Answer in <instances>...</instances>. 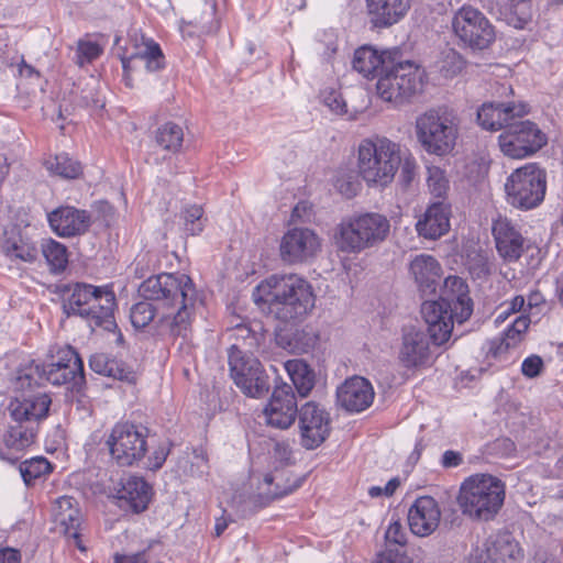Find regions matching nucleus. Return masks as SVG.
<instances>
[{"label": "nucleus", "mask_w": 563, "mask_h": 563, "mask_svg": "<svg viewBox=\"0 0 563 563\" xmlns=\"http://www.w3.org/2000/svg\"><path fill=\"white\" fill-rule=\"evenodd\" d=\"M139 292L145 300L174 309L161 318V327L170 336L181 339L180 346L191 343L197 291L188 275L163 273L151 276L140 285Z\"/></svg>", "instance_id": "f257e3e1"}, {"label": "nucleus", "mask_w": 563, "mask_h": 563, "mask_svg": "<svg viewBox=\"0 0 563 563\" xmlns=\"http://www.w3.org/2000/svg\"><path fill=\"white\" fill-rule=\"evenodd\" d=\"M51 397L45 393L12 396L3 411L4 429L0 434V460L16 463L36 439L40 423L47 418Z\"/></svg>", "instance_id": "f03ea898"}, {"label": "nucleus", "mask_w": 563, "mask_h": 563, "mask_svg": "<svg viewBox=\"0 0 563 563\" xmlns=\"http://www.w3.org/2000/svg\"><path fill=\"white\" fill-rule=\"evenodd\" d=\"M253 298L256 303H267L285 322L305 317L314 307L311 285L297 274L269 276L255 288Z\"/></svg>", "instance_id": "7ed1b4c3"}, {"label": "nucleus", "mask_w": 563, "mask_h": 563, "mask_svg": "<svg viewBox=\"0 0 563 563\" xmlns=\"http://www.w3.org/2000/svg\"><path fill=\"white\" fill-rule=\"evenodd\" d=\"M473 312V301L467 284L457 276L444 280V294L440 300L424 301L421 313L428 324L427 333L437 345L446 342L452 333L453 323H463Z\"/></svg>", "instance_id": "20e7f679"}, {"label": "nucleus", "mask_w": 563, "mask_h": 563, "mask_svg": "<svg viewBox=\"0 0 563 563\" xmlns=\"http://www.w3.org/2000/svg\"><path fill=\"white\" fill-rule=\"evenodd\" d=\"M62 307L68 317H80L96 331H114L117 298L112 285L93 286L85 283L68 285L63 294Z\"/></svg>", "instance_id": "39448f33"}, {"label": "nucleus", "mask_w": 563, "mask_h": 563, "mask_svg": "<svg viewBox=\"0 0 563 563\" xmlns=\"http://www.w3.org/2000/svg\"><path fill=\"white\" fill-rule=\"evenodd\" d=\"M400 163V145L386 136L365 137L357 145V174L369 188L388 187L394 181Z\"/></svg>", "instance_id": "423d86ee"}, {"label": "nucleus", "mask_w": 563, "mask_h": 563, "mask_svg": "<svg viewBox=\"0 0 563 563\" xmlns=\"http://www.w3.org/2000/svg\"><path fill=\"white\" fill-rule=\"evenodd\" d=\"M505 500V484L489 474H475L461 485L457 501L462 512L472 519L488 521Z\"/></svg>", "instance_id": "0eeeda50"}, {"label": "nucleus", "mask_w": 563, "mask_h": 563, "mask_svg": "<svg viewBox=\"0 0 563 563\" xmlns=\"http://www.w3.org/2000/svg\"><path fill=\"white\" fill-rule=\"evenodd\" d=\"M415 132L418 142L427 153L444 156L455 146L459 119L448 108L429 109L416 118Z\"/></svg>", "instance_id": "6e6552de"}, {"label": "nucleus", "mask_w": 563, "mask_h": 563, "mask_svg": "<svg viewBox=\"0 0 563 563\" xmlns=\"http://www.w3.org/2000/svg\"><path fill=\"white\" fill-rule=\"evenodd\" d=\"M548 174L538 163L516 168L506 179L505 194L509 206L521 211L538 208L545 198Z\"/></svg>", "instance_id": "1a4fd4ad"}, {"label": "nucleus", "mask_w": 563, "mask_h": 563, "mask_svg": "<svg viewBox=\"0 0 563 563\" xmlns=\"http://www.w3.org/2000/svg\"><path fill=\"white\" fill-rule=\"evenodd\" d=\"M424 71L413 62H391L379 75L376 91L380 99L400 104L421 91Z\"/></svg>", "instance_id": "9d476101"}, {"label": "nucleus", "mask_w": 563, "mask_h": 563, "mask_svg": "<svg viewBox=\"0 0 563 563\" xmlns=\"http://www.w3.org/2000/svg\"><path fill=\"white\" fill-rule=\"evenodd\" d=\"M230 376L241 391L252 398H262L269 391V377L261 362L236 344L228 351Z\"/></svg>", "instance_id": "9b49d317"}, {"label": "nucleus", "mask_w": 563, "mask_h": 563, "mask_svg": "<svg viewBox=\"0 0 563 563\" xmlns=\"http://www.w3.org/2000/svg\"><path fill=\"white\" fill-rule=\"evenodd\" d=\"M111 457L120 466H132L148 451L147 428L130 422L117 423L107 441Z\"/></svg>", "instance_id": "f8f14e48"}, {"label": "nucleus", "mask_w": 563, "mask_h": 563, "mask_svg": "<svg viewBox=\"0 0 563 563\" xmlns=\"http://www.w3.org/2000/svg\"><path fill=\"white\" fill-rule=\"evenodd\" d=\"M547 142V135L536 123L529 120H515L498 136L500 151L504 155L514 159H523L534 155Z\"/></svg>", "instance_id": "ddd939ff"}, {"label": "nucleus", "mask_w": 563, "mask_h": 563, "mask_svg": "<svg viewBox=\"0 0 563 563\" xmlns=\"http://www.w3.org/2000/svg\"><path fill=\"white\" fill-rule=\"evenodd\" d=\"M453 33L473 49H485L495 41V30L483 12L472 5L461 7L451 21Z\"/></svg>", "instance_id": "4468645a"}, {"label": "nucleus", "mask_w": 563, "mask_h": 563, "mask_svg": "<svg viewBox=\"0 0 563 563\" xmlns=\"http://www.w3.org/2000/svg\"><path fill=\"white\" fill-rule=\"evenodd\" d=\"M123 68V80L132 87V74L135 71L155 73L165 67V57L161 46L152 38L141 37L119 54Z\"/></svg>", "instance_id": "2eb2a0df"}, {"label": "nucleus", "mask_w": 563, "mask_h": 563, "mask_svg": "<svg viewBox=\"0 0 563 563\" xmlns=\"http://www.w3.org/2000/svg\"><path fill=\"white\" fill-rule=\"evenodd\" d=\"M297 417L300 444L306 450L319 448L330 434V413L317 402L307 401Z\"/></svg>", "instance_id": "dca6fc26"}, {"label": "nucleus", "mask_w": 563, "mask_h": 563, "mask_svg": "<svg viewBox=\"0 0 563 563\" xmlns=\"http://www.w3.org/2000/svg\"><path fill=\"white\" fill-rule=\"evenodd\" d=\"M431 340V336L423 329L404 328L398 349L399 364L408 371L427 367L432 358Z\"/></svg>", "instance_id": "f3484780"}, {"label": "nucleus", "mask_w": 563, "mask_h": 563, "mask_svg": "<svg viewBox=\"0 0 563 563\" xmlns=\"http://www.w3.org/2000/svg\"><path fill=\"white\" fill-rule=\"evenodd\" d=\"M52 518L55 529L69 538V541L81 552L86 547L81 539L82 514L78 501L70 496L57 498L52 507Z\"/></svg>", "instance_id": "a211bd4d"}, {"label": "nucleus", "mask_w": 563, "mask_h": 563, "mask_svg": "<svg viewBox=\"0 0 563 563\" xmlns=\"http://www.w3.org/2000/svg\"><path fill=\"white\" fill-rule=\"evenodd\" d=\"M267 424L277 429H288L299 413L292 387L286 383L276 386L264 408Z\"/></svg>", "instance_id": "6ab92c4d"}, {"label": "nucleus", "mask_w": 563, "mask_h": 563, "mask_svg": "<svg viewBox=\"0 0 563 563\" xmlns=\"http://www.w3.org/2000/svg\"><path fill=\"white\" fill-rule=\"evenodd\" d=\"M282 260L288 264L307 262L320 249L318 235L310 229L288 230L280 241Z\"/></svg>", "instance_id": "aec40b11"}, {"label": "nucleus", "mask_w": 563, "mask_h": 563, "mask_svg": "<svg viewBox=\"0 0 563 563\" xmlns=\"http://www.w3.org/2000/svg\"><path fill=\"white\" fill-rule=\"evenodd\" d=\"M528 112V104L522 102H486L477 111V122L485 130H506L515 120L523 118Z\"/></svg>", "instance_id": "412c9836"}, {"label": "nucleus", "mask_w": 563, "mask_h": 563, "mask_svg": "<svg viewBox=\"0 0 563 563\" xmlns=\"http://www.w3.org/2000/svg\"><path fill=\"white\" fill-rule=\"evenodd\" d=\"M407 519L409 529L415 536L429 537L440 525V506L433 497L420 496L410 506Z\"/></svg>", "instance_id": "4be33fe9"}, {"label": "nucleus", "mask_w": 563, "mask_h": 563, "mask_svg": "<svg viewBox=\"0 0 563 563\" xmlns=\"http://www.w3.org/2000/svg\"><path fill=\"white\" fill-rule=\"evenodd\" d=\"M47 218L52 230L62 238L82 235L92 224L90 212L70 206L53 210Z\"/></svg>", "instance_id": "5701e85b"}, {"label": "nucleus", "mask_w": 563, "mask_h": 563, "mask_svg": "<svg viewBox=\"0 0 563 563\" xmlns=\"http://www.w3.org/2000/svg\"><path fill=\"white\" fill-rule=\"evenodd\" d=\"M339 405L347 411L361 412L374 400L372 384L364 377L355 376L346 379L336 390Z\"/></svg>", "instance_id": "b1692460"}, {"label": "nucleus", "mask_w": 563, "mask_h": 563, "mask_svg": "<svg viewBox=\"0 0 563 563\" xmlns=\"http://www.w3.org/2000/svg\"><path fill=\"white\" fill-rule=\"evenodd\" d=\"M65 361L70 362L73 365L56 366L53 363L40 364V372L42 383L47 382L55 386L69 385L71 388H78L85 383L84 363L77 352L66 351Z\"/></svg>", "instance_id": "393cba45"}, {"label": "nucleus", "mask_w": 563, "mask_h": 563, "mask_svg": "<svg viewBox=\"0 0 563 563\" xmlns=\"http://www.w3.org/2000/svg\"><path fill=\"white\" fill-rule=\"evenodd\" d=\"M451 206L444 200L431 203L416 223L419 236L438 240L450 230Z\"/></svg>", "instance_id": "a878e982"}, {"label": "nucleus", "mask_w": 563, "mask_h": 563, "mask_svg": "<svg viewBox=\"0 0 563 563\" xmlns=\"http://www.w3.org/2000/svg\"><path fill=\"white\" fill-rule=\"evenodd\" d=\"M492 231L499 255L508 262L519 260L523 252L525 239L511 221L499 217L493 222Z\"/></svg>", "instance_id": "bb28decb"}, {"label": "nucleus", "mask_w": 563, "mask_h": 563, "mask_svg": "<svg viewBox=\"0 0 563 563\" xmlns=\"http://www.w3.org/2000/svg\"><path fill=\"white\" fill-rule=\"evenodd\" d=\"M357 214L346 217L335 227L333 241L339 252L357 255L368 249Z\"/></svg>", "instance_id": "cd10ccee"}, {"label": "nucleus", "mask_w": 563, "mask_h": 563, "mask_svg": "<svg viewBox=\"0 0 563 563\" xmlns=\"http://www.w3.org/2000/svg\"><path fill=\"white\" fill-rule=\"evenodd\" d=\"M371 23L384 29L398 23L410 9V0H366Z\"/></svg>", "instance_id": "c85d7f7f"}, {"label": "nucleus", "mask_w": 563, "mask_h": 563, "mask_svg": "<svg viewBox=\"0 0 563 563\" xmlns=\"http://www.w3.org/2000/svg\"><path fill=\"white\" fill-rule=\"evenodd\" d=\"M409 272L422 294L430 295L435 292L441 280L442 268L432 255H416L410 262Z\"/></svg>", "instance_id": "c756f323"}, {"label": "nucleus", "mask_w": 563, "mask_h": 563, "mask_svg": "<svg viewBox=\"0 0 563 563\" xmlns=\"http://www.w3.org/2000/svg\"><path fill=\"white\" fill-rule=\"evenodd\" d=\"M1 252L11 260L32 263L36 260L37 250L33 242L22 234L18 225L7 227L0 239Z\"/></svg>", "instance_id": "7c9ffc66"}, {"label": "nucleus", "mask_w": 563, "mask_h": 563, "mask_svg": "<svg viewBox=\"0 0 563 563\" xmlns=\"http://www.w3.org/2000/svg\"><path fill=\"white\" fill-rule=\"evenodd\" d=\"M117 489V498L121 507H126L133 512L144 511L150 503L151 487L141 477H129L121 482Z\"/></svg>", "instance_id": "2f4dec72"}, {"label": "nucleus", "mask_w": 563, "mask_h": 563, "mask_svg": "<svg viewBox=\"0 0 563 563\" xmlns=\"http://www.w3.org/2000/svg\"><path fill=\"white\" fill-rule=\"evenodd\" d=\"M393 57L390 52H378L369 45H364L354 52L352 64L353 68L365 78L379 77Z\"/></svg>", "instance_id": "473e14b6"}, {"label": "nucleus", "mask_w": 563, "mask_h": 563, "mask_svg": "<svg viewBox=\"0 0 563 563\" xmlns=\"http://www.w3.org/2000/svg\"><path fill=\"white\" fill-rule=\"evenodd\" d=\"M518 543L511 541L496 542L492 547L474 550L467 563H507L522 559Z\"/></svg>", "instance_id": "72a5a7b5"}, {"label": "nucleus", "mask_w": 563, "mask_h": 563, "mask_svg": "<svg viewBox=\"0 0 563 563\" xmlns=\"http://www.w3.org/2000/svg\"><path fill=\"white\" fill-rule=\"evenodd\" d=\"M357 217L368 249L377 246L389 235L390 222L384 214L378 212H365L357 214Z\"/></svg>", "instance_id": "f704fd0d"}, {"label": "nucleus", "mask_w": 563, "mask_h": 563, "mask_svg": "<svg viewBox=\"0 0 563 563\" xmlns=\"http://www.w3.org/2000/svg\"><path fill=\"white\" fill-rule=\"evenodd\" d=\"M499 16L507 24L523 29L531 20L530 0H496Z\"/></svg>", "instance_id": "c9c22d12"}, {"label": "nucleus", "mask_w": 563, "mask_h": 563, "mask_svg": "<svg viewBox=\"0 0 563 563\" xmlns=\"http://www.w3.org/2000/svg\"><path fill=\"white\" fill-rule=\"evenodd\" d=\"M288 373L298 395L307 397L314 387L316 376L313 371L302 360H289L285 363Z\"/></svg>", "instance_id": "e433bc0d"}, {"label": "nucleus", "mask_w": 563, "mask_h": 563, "mask_svg": "<svg viewBox=\"0 0 563 563\" xmlns=\"http://www.w3.org/2000/svg\"><path fill=\"white\" fill-rule=\"evenodd\" d=\"M216 3H209V11L194 21L183 22L180 32L183 37H201L216 34L220 27V22L216 19Z\"/></svg>", "instance_id": "4c0bfd02"}, {"label": "nucleus", "mask_w": 563, "mask_h": 563, "mask_svg": "<svg viewBox=\"0 0 563 563\" xmlns=\"http://www.w3.org/2000/svg\"><path fill=\"white\" fill-rule=\"evenodd\" d=\"M20 475L26 486L45 479L53 471L52 464L43 456L23 461L19 466Z\"/></svg>", "instance_id": "58836bf2"}, {"label": "nucleus", "mask_w": 563, "mask_h": 563, "mask_svg": "<svg viewBox=\"0 0 563 563\" xmlns=\"http://www.w3.org/2000/svg\"><path fill=\"white\" fill-rule=\"evenodd\" d=\"M41 249L52 273L59 274L66 269L68 265V251L64 244L48 239L43 241Z\"/></svg>", "instance_id": "ea45409f"}, {"label": "nucleus", "mask_w": 563, "mask_h": 563, "mask_svg": "<svg viewBox=\"0 0 563 563\" xmlns=\"http://www.w3.org/2000/svg\"><path fill=\"white\" fill-rule=\"evenodd\" d=\"M11 388L14 391H21L24 395V391L33 388L34 386H38L42 384L41 372H40V363H35L34 361L30 362L25 366L19 368L10 379ZM25 396H27L25 394Z\"/></svg>", "instance_id": "a19ab883"}, {"label": "nucleus", "mask_w": 563, "mask_h": 563, "mask_svg": "<svg viewBox=\"0 0 563 563\" xmlns=\"http://www.w3.org/2000/svg\"><path fill=\"white\" fill-rule=\"evenodd\" d=\"M155 142L162 150L177 153L184 142V130L174 122H167L156 130Z\"/></svg>", "instance_id": "79ce46f5"}, {"label": "nucleus", "mask_w": 563, "mask_h": 563, "mask_svg": "<svg viewBox=\"0 0 563 563\" xmlns=\"http://www.w3.org/2000/svg\"><path fill=\"white\" fill-rule=\"evenodd\" d=\"M236 340H242L243 345L247 349V353L258 349L264 344L266 339V330L262 322L253 321L249 324H239L234 329Z\"/></svg>", "instance_id": "37998d69"}, {"label": "nucleus", "mask_w": 563, "mask_h": 563, "mask_svg": "<svg viewBox=\"0 0 563 563\" xmlns=\"http://www.w3.org/2000/svg\"><path fill=\"white\" fill-rule=\"evenodd\" d=\"M180 219L183 221V230L189 235L200 234L207 222L202 206L196 203L184 207L180 212Z\"/></svg>", "instance_id": "c03bdc74"}, {"label": "nucleus", "mask_w": 563, "mask_h": 563, "mask_svg": "<svg viewBox=\"0 0 563 563\" xmlns=\"http://www.w3.org/2000/svg\"><path fill=\"white\" fill-rule=\"evenodd\" d=\"M529 324L530 318L528 316L522 314L517 317L504 331L498 351L516 347L522 341Z\"/></svg>", "instance_id": "a18cd8bd"}, {"label": "nucleus", "mask_w": 563, "mask_h": 563, "mask_svg": "<svg viewBox=\"0 0 563 563\" xmlns=\"http://www.w3.org/2000/svg\"><path fill=\"white\" fill-rule=\"evenodd\" d=\"M358 177L357 172L339 168L333 177V186L345 198H353L361 189Z\"/></svg>", "instance_id": "49530a36"}, {"label": "nucleus", "mask_w": 563, "mask_h": 563, "mask_svg": "<svg viewBox=\"0 0 563 563\" xmlns=\"http://www.w3.org/2000/svg\"><path fill=\"white\" fill-rule=\"evenodd\" d=\"M45 164L48 170L64 178H76L81 174L80 163L70 158L66 153L47 159Z\"/></svg>", "instance_id": "de8ad7c7"}, {"label": "nucleus", "mask_w": 563, "mask_h": 563, "mask_svg": "<svg viewBox=\"0 0 563 563\" xmlns=\"http://www.w3.org/2000/svg\"><path fill=\"white\" fill-rule=\"evenodd\" d=\"M321 102L335 115H345L349 120H354L355 113L350 112L342 93L333 88L324 89L320 93Z\"/></svg>", "instance_id": "09e8293b"}, {"label": "nucleus", "mask_w": 563, "mask_h": 563, "mask_svg": "<svg viewBox=\"0 0 563 563\" xmlns=\"http://www.w3.org/2000/svg\"><path fill=\"white\" fill-rule=\"evenodd\" d=\"M150 301L151 300L144 299V301L136 302L132 306L130 319L135 329H143L153 321L155 317V308Z\"/></svg>", "instance_id": "8fccbe9b"}, {"label": "nucleus", "mask_w": 563, "mask_h": 563, "mask_svg": "<svg viewBox=\"0 0 563 563\" xmlns=\"http://www.w3.org/2000/svg\"><path fill=\"white\" fill-rule=\"evenodd\" d=\"M428 187L435 198H443L449 189V180L444 172L437 166L428 167Z\"/></svg>", "instance_id": "3c124183"}, {"label": "nucleus", "mask_w": 563, "mask_h": 563, "mask_svg": "<svg viewBox=\"0 0 563 563\" xmlns=\"http://www.w3.org/2000/svg\"><path fill=\"white\" fill-rule=\"evenodd\" d=\"M104 376L126 383H134L136 378L135 372L130 366H128L124 362L111 356L109 358V364L107 365V373Z\"/></svg>", "instance_id": "603ef678"}, {"label": "nucleus", "mask_w": 563, "mask_h": 563, "mask_svg": "<svg viewBox=\"0 0 563 563\" xmlns=\"http://www.w3.org/2000/svg\"><path fill=\"white\" fill-rule=\"evenodd\" d=\"M102 53V47L97 43L92 41H78L77 44V64L82 66L87 63H91L93 59L100 56Z\"/></svg>", "instance_id": "864d4df0"}, {"label": "nucleus", "mask_w": 563, "mask_h": 563, "mask_svg": "<svg viewBox=\"0 0 563 563\" xmlns=\"http://www.w3.org/2000/svg\"><path fill=\"white\" fill-rule=\"evenodd\" d=\"M544 368L543 360L539 355L526 357L521 364V373L528 378L538 377Z\"/></svg>", "instance_id": "5fc2aeb1"}, {"label": "nucleus", "mask_w": 563, "mask_h": 563, "mask_svg": "<svg viewBox=\"0 0 563 563\" xmlns=\"http://www.w3.org/2000/svg\"><path fill=\"white\" fill-rule=\"evenodd\" d=\"M417 163L416 159L412 156H407L405 158L401 157L400 163V183L407 187L411 184L413 180L416 173H417Z\"/></svg>", "instance_id": "6e6d98bb"}, {"label": "nucleus", "mask_w": 563, "mask_h": 563, "mask_svg": "<svg viewBox=\"0 0 563 563\" xmlns=\"http://www.w3.org/2000/svg\"><path fill=\"white\" fill-rule=\"evenodd\" d=\"M385 538L387 542L395 543L398 545H405L407 542V534L399 521L390 522L386 532Z\"/></svg>", "instance_id": "4d7b16f0"}, {"label": "nucleus", "mask_w": 563, "mask_h": 563, "mask_svg": "<svg viewBox=\"0 0 563 563\" xmlns=\"http://www.w3.org/2000/svg\"><path fill=\"white\" fill-rule=\"evenodd\" d=\"M169 451L165 445L156 448L147 459V468L151 471L159 470L165 463Z\"/></svg>", "instance_id": "13d9d810"}, {"label": "nucleus", "mask_w": 563, "mask_h": 563, "mask_svg": "<svg viewBox=\"0 0 563 563\" xmlns=\"http://www.w3.org/2000/svg\"><path fill=\"white\" fill-rule=\"evenodd\" d=\"M377 563H412V561L404 552L387 549L378 555Z\"/></svg>", "instance_id": "bf43d9fd"}, {"label": "nucleus", "mask_w": 563, "mask_h": 563, "mask_svg": "<svg viewBox=\"0 0 563 563\" xmlns=\"http://www.w3.org/2000/svg\"><path fill=\"white\" fill-rule=\"evenodd\" d=\"M110 355L106 353H95L91 355L89 360V366L90 368L100 375H106L107 373V365L109 364Z\"/></svg>", "instance_id": "052dcab7"}, {"label": "nucleus", "mask_w": 563, "mask_h": 563, "mask_svg": "<svg viewBox=\"0 0 563 563\" xmlns=\"http://www.w3.org/2000/svg\"><path fill=\"white\" fill-rule=\"evenodd\" d=\"M463 463V455L453 450H448L442 454L441 464L444 468L457 467Z\"/></svg>", "instance_id": "680f3d73"}, {"label": "nucleus", "mask_w": 563, "mask_h": 563, "mask_svg": "<svg viewBox=\"0 0 563 563\" xmlns=\"http://www.w3.org/2000/svg\"><path fill=\"white\" fill-rule=\"evenodd\" d=\"M113 563H148L145 552H137L134 554H119L114 555Z\"/></svg>", "instance_id": "e2e57ef3"}, {"label": "nucleus", "mask_w": 563, "mask_h": 563, "mask_svg": "<svg viewBox=\"0 0 563 563\" xmlns=\"http://www.w3.org/2000/svg\"><path fill=\"white\" fill-rule=\"evenodd\" d=\"M20 561L19 551L11 548L0 550V563H20Z\"/></svg>", "instance_id": "0e129e2a"}, {"label": "nucleus", "mask_w": 563, "mask_h": 563, "mask_svg": "<svg viewBox=\"0 0 563 563\" xmlns=\"http://www.w3.org/2000/svg\"><path fill=\"white\" fill-rule=\"evenodd\" d=\"M529 309L538 308L544 303L543 295L538 290H531L526 299Z\"/></svg>", "instance_id": "69168bd1"}, {"label": "nucleus", "mask_w": 563, "mask_h": 563, "mask_svg": "<svg viewBox=\"0 0 563 563\" xmlns=\"http://www.w3.org/2000/svg\"><path fill=\"white\" fill-rule=\"evenodd\" d=\"M66 351H69V352H76V350H74L71 346H65L63 349H59L58 352H57V357L55 361H53L52 363L55 364L56 366H67L68 365H73V360H70V362H67L65 361L66 358H68V356H66Z\"/></svg>", "instance_id": "338daca9"}, {"label": "nucleus", "mask_w": 563, "mask_h": 563, "mask_svg": "<svg viewBox=\"0 0 563 563\" xmlns=\"http://www.w3.org/2000/svg\"><path fill=\"white\" fill-rule=\"evenodd\" d=\"M526 305V298L521 295L515 296L508 303V309L510 312L516 313L523 309Z\"/></svg>", "instance_id": "774afa93"}]
</instances>
